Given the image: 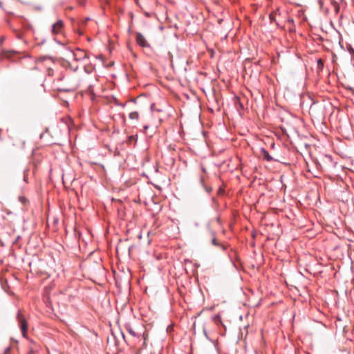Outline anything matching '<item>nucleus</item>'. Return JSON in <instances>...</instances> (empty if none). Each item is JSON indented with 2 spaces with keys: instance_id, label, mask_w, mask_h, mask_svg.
I'll return each mask as SVG.
<instances>
[{
  "instance_id": "nucleus-1",
  "label": "nucleus",
  "mask_w": 354,
  "mask_h": 354,
  "mask_svg": "<svg viewBox=\"0 0 354 354\" xmlns=\"http://www.w3.org/2000/svg\"><path fill=\"white\" fill-rule=\"evenodd\" d=\"M80 81L73 77L60 74V75L54 80L53 88L61 92L69 93L76 90L80 86Z\"/></svg>"
},
{
  "instance_id": "nucleus-2",
  "label": "nucleus",
  "mask_w": 354,
  "mask_h": 354,
  "mask_svg": "<svg viewBox=\"0 0 354 354\" xmlns=\"http://www.w3.org/2000/svg\"><path fill=\"white\" fill-rule=\"evenodd\" d=\"M17 319L19 322V325L21 328L23 336L26 337V333L28 331V322L20 310L17 312Z\"/></svg>"
},
{
  "instance_id": "nucleus-3",
  "label": "nucleus",
  "mask_w": 354,
  "mask_h": 354,
  "mask_svg": "<svg viewBox=\"0 0 354 354\" xmlns=\"http://www.w3.org/2000/svg\"><path fill=\"white\" fill-rule=\"evenodd\" d=\"M71 53L72 54L73 59L75 61H82L88 58L87 53L79 48L77 49L75 52L71 51Z\"/></svg>"
},
{
  "instance_id": "nucleus-4",
  "label": "nucleus",
  "mask_w": 354,
  "mask_h": 354,
  "mask_svg": "<svg viewBox=\"0 0 354 354\" xmlns=\"http://www.w3.org/2000/svg\"><path fill=\"white\" fill-rule=\"evenodd\" d=\"M209 234L212 236L211 243L213 245L220 248L222 250H226L227 248L224 245L220 243L216 237V232L209 230Z\"/></svg>"
},
{
  "instance_id": "nucleus-5",
  "label": "nucleus",
  "mask_w": 354,
  "mask_h": 354,
  "mask_svg": "<svg viewBox=\"0 0 354 354\" xmlns=\"http://www.w3.org/2000/svg\"><path fill=\"white\" fill-rule=\"evenodd\" d=\"M136 39L137 44L142 47L146 48V47L150 46L149 43L146 40L145 37H144V35L140 32L136 33Z\"/></svg>"
},
{
  "instance_id": "nucleus-6",
  "label": "nucleus",
  "mask_w": 354,
  "mask_h": 354,
  "mask_svg": "<svg viewBox=\"0 0 354 354\" xmlns=\"http://www.w3.org/2000/svg\"><path fill=\"white\" fill-rule=\"evenodd\" d=\"M63 21L62 20H58L56 23L52 25L51 32L53 35H57L62 32L63 28Z\"/></svg>"
},
{
  "instance_id": "nucleus-7",
  "label": "nucleus",
  "mask_w": 354,
  "mask_h": 354,
  "mask_svg": "<svg viewBox=\"0 0 354 354\" xmlns=\"http://www.w3.org/2000/svg\"><path fill=\"white\" fill-rule=\"evenodd\" d=\"M125 328L133 337H139L143 333L142 331H136L129 324L125 325Z\"/></svg>"
},
{
  "instance_id": "nucleus-8",
  "label": "nucleus",
  "mask_w": 354,
  "mask_h": 354,
  "mask_svg": "<svg viewBox=\"0 0 354 354\" xmlns=\"http://www.w3.org/2000/svg\"><path fill=\"white\" fill-rule=\"evenodd\" d=\"M15 52L14 50H7L5 49H3L1 52V57L2 58H10L12 56L13 54H15Z\"/></svg>"
},
{
  "instance_id": "nucleus-9",
  "label": "nucleus",
  "mask_w": 354,
  "mask_h": 354,
  "mask_svg": "<svg viewBox=\"0 0 354 354\" xmlns=\"http://www.w3.org/2000/svg\"><path fill=\"white\" fill-rule=\"evenodd\" d=\"M261 151H262V154L263 156V158L268 161H271L272 160V157L269 154V153L265 149H261Z\"/></svg>"
},
{
  "instance_id": "nucleus-10",
  "label": "nucleus",
  "mask_w": 354,
  "mask_h": 354,
  "mask_svg": "<svg viewBox=\"0 0 354 354\" xmlns=\"http://www.w3.org/2000/svg\"><path fill=\"white\" fill-rule=\"evenodd\" d=\"M129 118L131 120H138L139 118V113L138 111H132L129 113Z\"/></svg>"
},
{
  "instance_id": "nucleus-11",
  "label": "nucleus",
  "mask_w": 354,
  "mask_h": 354,
  "mask_svg": "<svg viewBox=\"0 0 354 354\" xmlns=\"http://www.w3.org/2000/svg\"><path fill=\"white\" fill-rule=\"evenodd\" d=\"M18 200L19 202H21L23 205H26L28 203V199L24 196H19L18 197Z\"/></svg>"
},
{
  "instance_id": "nucleus-12",
  "label": "nucleus",
  "mask_w": 354,
  "mask_h": 354,
  "mask_svg": "<svg viewBox=\"0 0 354 354\" xmlns=\"http://www.w3.org/2000/svg\"><path fill=\"white\" fill-rule=\"evenodd\" d=\"M324 68V62L322 59L317 60V69L322 71Z\"/></svg>"
},
{
  "instance_id": "nucleus-13",
  "label": "nucleus",
  "mask_w": 354,
  "mask_h": 354,
  "mask_svg": "<svg viewBox=\"0 0 354 354\" xmlns=\"http://www.w3.org/2000/svg\"><path fill=\"white\" fill-rule=\"evenodd\" d=\"M203 333H204V335L205 336V337L209 340L210 342H213V340L210 339V337H209L208 334H207V332L205 329V327H203Z\"/></svg>"
},
{
  "instance_id": "nucleus-14",
  "label": "nucleus",
  "mask_w": 354,
  "mask_h": 354,
  "mask_svg": "<svg viewBox=\"0 0 354 354\" xmlns=\"http://www.w3.org/2000/svg\"><path fill=\"white\" fill-rule=\"evenodd\" d=\"M115 104L117 106L124 107L126 105V103H121V102H119L117 100H115Z\"/></svg>"
},
{
  "instance_id": "nucleus-15",
  "label": "nucleus",
  "mask_w": 354,
  "mask_h": 354,
  "mask_svg": "<svg viewBox=\"0 0 354 354\" xmlns=\"http://www.w3.org/2000/svg\"><path fill=\"white\" fill-rule=\"evenodd\" d=\"M69 65V67L71 68V69L73 71H76L77 69H78V66H72L71 64H68Z\"/></svg>"
},
{
  "instance_id": "nucleus-16",
  "label": "nucleus",
  "mask_w": 354,
  "mask_h": 354,
  "mask_svg": "<svg viewBox=\"0 0 354 354\" xmlns=\"http://www.w3.org/2000/svg\"><path fill=\"white\" fill-rule=\"evenodd\" d=\"M214 321H215L216 322H221V317H220L219 316H218V315L214 316Z\"/></svg>"
},
{
  "instance_id": "nucleus-17",
  "label": "nucleus",
  "mask_w": 354,
  "mask_h": 354,
  "mask_svg": "<svg viewBox=\"0 0 354 354\" xmlns=\"http://www.w3.org/2000/svg\"><path fill=\"white\" fill-rule=\"evenodd\" d=\"M11 350V348L10 346L7 347L4 351V354L8 353Z\"/></svg>"
},
{
  "instance_id": "nucleus-18",
  "label": "nucleus",
  "mask_w": 354,
  "mask_h": 354,
  "mask_svg": "<svg viewBox=\"0 0 354 354\" xmlns=\"http://www.w3.org/2000/svg\"><path fill=\"white\" fill-rule=\"evenodd\" d=\"M205 190L207 192L210 193L212 191V187H205Z\"/></svg>"
},
{
  "instance_id": "nucleus-19",
  "label": "nucleus",
  "mask_w": 354,
  "mask_h": 354,
  "mask_svg": "<svg viewBox=\"0 0 354 354\" xmlns=\"http://www.w3.org/2000/svg\"><path fill=\"white\" fill-rule=\"evenodd\" d=\"M53 73V71L52 69H50V68L48 69V75H52Z\"/></svg>"
},
{
  "instance_id": "nucleus-20",
  "label": "nucleus",
  "mask_w": 354,
  "mask_h": 354,
  "mask_svg": "<svg viewBox=\"0 0 354 354\" xmlns=\"http://www.w3.org/2000/svg\"><path fill=\"white\" fill-rule=\"evenodd\" d=\"M348 51L351 54H354V49L352 48L351 46L350 48H348Z\"/></svg>"
},
{
  "instance_id": "nucleus-21",
  "label": "nucleus",
  "mask_w": 354,
  "mask_h": 354,
  "mask_svg": "<svg viewBox=\"0 0 354 354\" xmlns=\"http://www.w3.org/2000/svg\"><path fill=\"white\" fill-rule=\"evenodd\" d=\"M139 98L131 100L129 102L137 103Z\"/></svg>"
},
{
  "instance_id": "nucleus-22",
  "label": "nucleus",
  "mask_w": 354,
  "mask_h": 354,
  "mask_svg": "<svg viewBox=\"0 0 354 354\" xmlns=\"http://www.w3.org/2000/svg\"><path fill=\"white\" fill-rule=\"evenodd\" d=\"M144 131H146L149 129V125L145 124L143 126Z\"/></svg>"
},
{
  "instance_id": "nucleus-23",
  "label": "nucleus",
  "mask_w": 354,
  "mask_h": 354,
  "mask_svg": "<svg viewBox=\"0 0 354 354\" xmlns=\"http://www.w3.org/2000/svg\"><path fill=\"white\" fill-rule=\"evenodd\" d=\"M4 40H5V38H4L3 37H1L0 38V44H3V42L4 41Z\"/></svg>"
},
{
  "instance_id": "nucleus-24",
  "label": "nucleus",
  "mask_w": 354,
  "mask_h": 354,
  "mask_svg": "<svg viewBox=\"0 0 354 354\" xmlns=\"http://www.w3.org/2000/svg\"><path fill=\"white\" fill-rule=\"evenodd\" d=\"M335 9L337 11L339 10V6L337 4V3H335Z\"/></svg>"
},
{
  "instance_id": "nucleus-25",
  "label": "nucleus",
  "mask_w": 354,
  "mask_h": 354,
  "mask_svg": "<svg viewBox=\"0 0 354 354\" xmlns=\"http://www.w3.org/2000/svg\"><path fill=\"white\" fill-rule=\"evenodd\" d=\"M88 90H89L90 91H91V85H89V86H88Z\"/></svg>"
},
{
  "instance_id": "nucleus-26",
  "label": "nucleus",
  "mask_w": 354,
  "mask_h": 354,
  "mask_svg": "<svg viewBox=\"0 0 354 354\" xmlns=\"http://www.w3.org/2000/svg\"><path fill=\"white\" fill-rule=\"evenodd\" d=\"M24 180L25 182H27V178L26 176H24Z\"/></svg>"
},
{
  "instance_id": "nucleus-27",
  "label": "nucleus",
  "mask_w": 354,
  "mask_h": 354,
  "mask_svg": "<svg viewBox=\"0 0 354 354\" xmlns=\"http://www.w3.org/2000/svg\"><path fill=\"white\" fill-rule=\"evenodd\" d=\"M270 18L271 20L273 19V17L272 16V15H270Z\"/></svg>"
},
{
  "instance_id": "nucleus-28",
  "label": "nucleus",
  "mask_w": 354,
  "mask_h": 354,
  "mask_svg": "<svg viewBox=\"0 0 354 354\" xmlns=\"http://www.w3.org/2000/svg\"><path fill=\"white\" fill-rule=\"evenodd\" d=\"M2 4H3V3L1 1H0V7H2Z\"/></svg>"
},
{
  "instance_id": "nucleus-29",
  "label": "nucleus",
  "mask_w": 354,
  "mask_h": 354,
  "mask_svg": "<svg viewBox=\"0 0 354 354\" xmlns=\"http://www.w3.org/2000/svg\"><path fill=\"white\" fill-rule=\"evenodd\" d=\"M84 70H85V71H86V73H88V72L87 71V70H86V67L84 68Z\"/></svg>"
},
{
  "instance_id": "nucleus-30",
  "label": "nucleus",
  "mask_w": 354,
  "mask_h": 354,
  "mask_svg": "<svg viewBox=\"0 0 354 354\" xmlns=\"http://www.w3.org/2000/svg\"><path fill=\"white\" fill-rule=\"evenodd\" d=\"M153 104H151V109H153Z\"/></svg>"
},
{
  "instance_id": "nucleus-31",
  "label": "nucleus",
  "mask_w": 354,
  "mask_h": 354,
  "mask_svg": "<svg viewBox=\"0 0 354 354\" xmlns=\"http://www.w3.org/2000/svg\"><path fill=\"white\" fill-rule=\"evenodd\" d=\"M319 3H320V5H321V6H322V1H319Z\"/></svg>"
}]
</instances>
